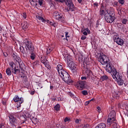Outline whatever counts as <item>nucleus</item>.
I'll list each match as a JSON object with an SVG mask.
<instances>
[{"label":"nucleus","mask_w":128,"mask_h":128,"mask_svg":"<svg viewBox=\"0 0 128 128\" xmlns=\"http://www.w3.org/2000/svg\"><path fill=\"white\" fill-rule=\"evenodd\" d=\"M112 128H120V126H118L116 122H113L112 123Z\"/></svg>","instance_id":"412c9836"},{"label":"nucleus","mask_w":128,"mask_h":128,"mask_svg":"<svg viewBox=\"0 0 128 128\" xmlns=\"http://www.w3.org/2000/svg\"><path fill=\"white\" fill-rule=\"evenodd\" d=\"M82 94L84 95V96H87V94H88V91L84 90L82 91Z\"/></svg>","instance_id":"7c9ffc66"},{"label":"nucleus","mask_w":128,"mask_h":128,"mask_svg":"<svg viewBox=\"0 0 128 128\" xmlns=\"http://www.w3.org/2000/svg\"><path fill=\"white\" fill-rule=\"evenodd\" d=\"M36 18L39 20H42V22H46V20H44V18H42L40 16H36Z\"/></svg>","instance_id":"393cba45"},{"label":"nucleus","mask_w":128,"mask_h":128,"mask_svg":"<svg viewBox=\"0 0 128 128\" xmlns=\"http://www.w3.org/2000/svg\"><path fill=\"white\" fill-rule=\"evenodd\" d=\"M113 38L114 42L118 44L119 46H123L124 44V41L122 39L120 38L118 34L114 35Z\"/></svg>","instance_id":"1a4fd4ad"},{"label":"nucleus","mask_w":128,"mask_h":128,"mask_svg":"<svg viewBox=\"0 0 128 128\" xmlns=\"http://www.w3.org/2000/svg\"><path fill=\"white\" fill-rule=\"evenodd\" d=\"M70 118L68 117H66L64 120V122H70Z\"/></svg>","instance_id":"c9c22d12"},{"label":"nucleus","mask_w":128,"mask_h":128,"mask_svg":"<svg viewBox=\"0 0 128 128\" xmlns=\"http://www.w3.org/2000/svg\"><path fill=\"white\" fill-rule=\"evenodd\" d=\"M6 74L8 76H12V70H10V68H8L6 70Z\"/></svg>","instance_id":"4be33fe9"},{"label":"nucleus","mask_w":128,"mask_h":128,"mask_svg":"<svg viewBox=\"0 0 128 128\" xmlns=\"http://www.w3.org/2000/svg\"><path fill=\"white\" fill-rule=\"evenodd\" d=\"M3 55L5 58H6V56H8V54L6 52H3Z\"/></svg>","instance_id":"09e8293b"},{"label":"nucleus","mask_w":128,"mask_h":128,"mask_svg":"<svg viewBox=\"0 0 128 128\" xmlns=\"http://www.w3.org/2000/svg\"><path fill=\"white\" fill-rule=\"evenodd\" d=\"M90 100L86 101L85 102V106H88L90 104Z\"/></svg>","instance_id":"49530a36"},{"label":"nucleus","mask_w":128,"mask_h":128,"mask_svg":"<svg viewBox=\"0 0 128 128\" xmlns=\"http://www.w3.org/2000/svg\"><path fill=\"white\" fill-rule=\"evenodd\" d=\"M2 28L0 26V32H2Z\"/></svg>","instance_id":"338daca9"},{"label":"nucleus","mask_w":128,"mask_h":128,"mask_svg":"<svg viewBox=\"0 0 128 128\" xmlns=\"http://www.w3.org/2000/svg\"><path fill=\"white\" fill-rule=\"evenodd\" d=\"M49 4H50L54 6V1L50 0L49 1Z\"/></svg>","instance_id":"37998d69"},{"label":"nucleus","mask_w":128,"mask_h":128,"mask_svg":"<svg viewBox=\"0 0 128 128\" xmlns=\"http://www.w3.org/2000/svg\"><path fill=\"white\" fill-rule=\"evenodd\" d=\"M37 120L36 118H34V117H33L32 118V122H34L33 120Z\"/></svg>","instance_id":"603ef678"},{"label":"nucleus","mask_w":128,"mask_h":128,"mask_svg":"<svg viewBox=\"0 0 128 128\" xmlns=\"http://www.w3.org/2000/svg\"><path fill=\"white\" fill-rule=\"evenodd\" d=\"M114 6H118V2H114Z\"/></svg>","instance_id":"0e129e2a"},{"label":"nucleus","mask_w":128,"mask_h":128,"mask_svg":"<svg viewBox=\"0 0 128 128\" xmlns=\"http://www.w3.org/2000/svg\"><path fill=\"white\" fill-rule=\"evenodd\" d=\"M56 69L58 70L59 76L62 78L63 80L65 82L66 84H70V82H72V80H70V74H68V73L64 70L62 66L58 64L56 67Z\"/></svg>","instance_id":"f03ea898"},{"label":"nucleus","mask_w":128,"mask_h":128,"mask_svg":"<svg viewBox=\"0 0 128 128\" xmlns=\"http://www.w3.org/2000/svg\"><path fill=\"white\" fill-rule=\"evenodd\" d=\"M12 72H14V74H16V72H18V74H20V69H16V68H15L12 71Z\"/></svg>","instance_id":"b1692460"},{"label":"nucleus","mask_w":128,"mask_h":128,"mask_svg":"<svg viewBox=\"0 0 128 128\" xmlns=\"http://www.w3.org/2000/svg\"><path fill=\"white\" fill-rule=\"evenodd\" d=\"M84 30H86V32H87L88 34H90V29H88V28H86Z\"/></svg>","instance_id":"58836bf2"},{"label":"nucleus","mask_w":128,"mask_h":128,"mask_svg":"<svg viewBox=\"0 0 128 128\" xmlns=\"http://www.w3.org/2000/svg\"><path fill=\"white\" fill-rule=\"evenodd\" d=\"M9 64L10 66L12 68V71L14 70V68H16V64H14V62H9Z\"/></svg>","instance_id":"aec40b11"},{"label":"nucleus","mask_w":128,"mask_h":128,"mask_svg":"<svg viewBox=\"0 0 128 128\" xmlns=\"http://www.w3.org/2000/svg\"><path fill=\"white\" fill-rule=\"evenodd\" d=\"M22 28L24 30H26L27 28H28V26L30 25L28 24V23L26 22H24L22 23Z\"/></svg>","instance_id":"ddd939ff"},{"label":"nucleus","mask_w":128,"mask_h":128,"mask_svg":"<svg viewBox=\"0 0 128 128\" xmlns=\"http://www.w3.org/2000/svg\"><path fill=\"white\" fill-rule=\"evenodd\" d=\"M94 6H98V2H95L94 3Z\"/></svg>","instance_id":"13d9d810"},{"label":"nucleus","mask_w":128,"mask_h":128,"mask_svg":"<svg viewBox=\"0 0 128 128\" xmlns=\"http://www.w3.org/2000/svg\"><path fill=\"white\" fill-rule=\"evenodd\" d=\"M124 114H125L126 116H128V111H126Z\"/></svg>","instance_id":"4d7b16f0"},{"label":"nucleus","mask_w":128,"mask_h":128,"mask_svg":"<svg viewBox=\"0 0 128 128\" xmlns=\"http://www.w3.org/2000/svg\"><path fill=\"white\" fill-rule=\"evenodd\" d=\"M30 58L32 60H34V58H36V54L34 52H30Z\"/></svg>","instance_id":"dca6fc26"},{"label":"nucleus","mask_w":128,"mask_h":128,"mask_svg":"<svg viewBox=\"0 0 128 128\" xmlns=\"http://www.w3.org/2000/svg\"><path fill=\"white\" fill-rule=\"evenodd\" d=\"M82 40H86V36H82Z\"/></svg>","instance_id":"8fccbe9b"},{"label":"nucleus","mask_w":128,"mask_h":128,"mask_svg":"<svg viewBox=\"0 0 128 128\" xmlns=\"http://www.w3.org/2000/svg\"><path fill=\"white\" fill-rule=\"evenodd\" d=\"M118 2L120 4H124V0H118Z\"/></svg>","instance_id":"4c0bfd02"},{"label":"nucleus","mask_w":128,"mask_h":128,"mask_svg":"<svg viewBox=\"0 0 128 128\" xmlns=\"http://www.w3.org/2000/svg\"><path fill=\"white\" fill-rule=\"evenodd\" d=\"M12 56V58L14 60L18 56H16V54H13Z\"/></svg>","instance_id":"79ce46f5"},{"label":"nucleus","mask_w":128,"mask_h":128,"mask_svg":"<svg viewBox=\"0 0 128 128\" xmlns=\"http://www.w3.org/2000/svg\"><path fill=\"white\" fill-rule=\"evenodd\" d=\"M128 19L123 18L122 20V22L123 24H128Z\"/></svg>","instance_id":"a878e982"},{"label":"nucleus","mask_w":128,"mask_h":128,"mask_svg":"<svg viewBox=\"0 0 128 128\" xmlns=\"http://www.w3.org/2000/svg\"><path fill=\"white\" fill-rule=\"evenodd\" d=\"M53 88H54V86H50V89L52 90Z\"/></svg>","instance_id":"e2e57ef3"},{"label":"nucleus","mask_w":128,"mask_h":128,"mask_svg":"<svg viewBox=\"0 0 128 128\" xmlns=\"http://www.w3.org/2000/svg\"><path fill=\"white\" fill-rule=\"evenodd\" d=\"M42 58H41L40 59L41 62H42V64H44L45 66H48V60H46V58H44L43 59Z\"/></svg>","instance_id":"2eb2a0df"},{"label":"nucleus","mask_w":128,"mask_h":128,"mask_svg":"<svg viewBox=\"0 0 128 128\" xmlns=\"http://www.w3.org/2000/svg\"><path fill=\"white\" fill-rule=\"evenodd\" d=\"M36 92L34 91H32L30 92V94H32V96L34 94V93Z\"/></svg>","instance_id":"6e6d98bb"},{"label":"nucleus","mask_w":128,"mask_h":128,"mask_svg":"<svg viewBox=\"0 0 128 128\" xmlns=\"http://www.w3.org/2000/svg\"><path fill=\"white\" fill-rule=\"evenodd\" d=\"M89 101L90 102H94V98H93L91 99Z\"/></svg>","instance_id":"bf43d9fd"},{"label":"nucleus","mask_w":128,"mask_h":128,"mask_svg":"<svg viewBox=\"0 0 128 128\" xmlns=\"http://www.w3.org/2000/svg\"><path fill=\"white\" fill-rule=\"evenodd\" d=\"M106 126L105 124L100 123L96 126L95 128H106Z\"/></svg>","instance_id":"f3484780"},{"label":"nucleus","mask_w":128,"mask_h":128,"mask_svg":"<svg viewBox=\"0 0 128 128\" xmlns=\"http://www.w3.org/2000/svg\"><path fill=\"white\" fill-rule=\"evenodd\" d=\"M14 100L15 102H18V106L17 107L18 108H20V106H22L21 104L24 102V98L22 97L20 98L18 95H16L14 98Z\"/></svg>","instance_id":"9d476101"},{"label":"nucleus","mask_w":128,"mask_h":128,"mask_svg":"<svg viewBox=\"0 0 128 128\" xmlns=\"http://www.w3.org/2000/svg\"><path fill=\"white\" fill-rule=\"evenodd\" d=\"M24 120H21L20 124H24L26 122V118H23Z\"/></svg>","instance_id":"e433bc0d"},{"label":"nucleus","mask_w":128,"mask_h":128,"mask_svg":"<svg viewBox=\"0 0 128 128\" xmlns=\"http://www.w3.org/2000/svg\"><path fill=\"white\" fill-rule=\"evenodd\" d=\"M114 122H116V111L112 110L110 112L108 116L107 124L110 126Z\"/></svg>","instance_id":"39448f33"},{"label":"nucleus","mask_w":128,"mask_h":128,"mask_svg":"<svg viewBox=\"0 0 128 128\" xmlns=\"http://www.w3.org/2000/svg\"><path fill=\"white\" fill-rule=\"evenodd\" d=\"M22 16H23L24 18H26V12H22Z\"/></svg>","instance_id":"473e14b6"},{"label":"nucleus","mask_w":128,"mask_h":128,"mask_svg":"<svg viewBox=\"0 0 128 128\" xmlns=\"http://www.w3.org/2000/svg\"><path fill=\"white\" fill-rule=\"evenodd\" d=\"M70 68H71V70H72V72H76V66H74V67Z\"/></svg>","instance_id":"c85d7f7f"},{"label":"nucleus","mask_w":128,"mask_h":128,"mask_svg":"<svg viewBox=\"0 0 128 128\" xmlns=\"http://www.w3.org/2000/svg\"><path fill=\"white\" fill-rule=\"evenodd\" d=\"M80 122H82V120H81L80 119H76V120H75L76 124H79V123H80Z\"/></svg>","instance_id":"a19ab883"},{"label":"nucleus","mask_w":128,"mask_h":128,"mask_svg":"<svg viewBox=\"0 0 128 128\" xmlns=\"http://www.w3.org/2000/svg\"><path fill=\"white\" fill-rule=\"evenodd\" d=\"M97 60L102 66H106V70L109 74H111L114 80L117 82L119 86H122L124 80L122 79L120 74L116 71V68H112V64L110 63V58L102 53H98L97 56Z\"/></svg>","instance_id":"f257e3e1"},{"label":"nucleus","mask_w":128,"mask_h":128,"mask_svg":"<svg viewBox=\"0 0 128 128\" xmlns=\"http://www.w3.org/2000/svg\"><path fill=\"white\" fill-rule=\"evenodd\" d=\"M84 64H88V62H86V59L84 60Z\"/></svg>","instance_id":"680f3d73"},{"label":"nucleus","mask_w":128,"mask_h":128,"mask_svg":"<svg viewBox=\"0 0 128 128\" xmlns=\"http://www.w3.org/2000/svg\"><path fill=\"white\" fill-rule=\"evenodd\" d=\"M22 54L23 58H27L28 54H26V52H22Z\"/></svg>","instance_id":"2f4dec72"},{"label":"nucleus","mask_w":128,"mask_h":128,"mask_svg":"<svg viewBox=\"0 0 128 128\" xmlns=\"http://www.w3.org/2000/svg\"><path fill=\"white\" fill-rule=\"evenodd\" d=\"M84 84L86 83L84 81H79L77 82L76 86L78 87V90H82L83 88H84Z\"/></svg>","instance_id":"f8f14e48"},{"label":"nucleus","mask_w":128,"mask_h":128,"mask_svg":"<svg viewBox=\"0 0 128 128\" xmlns=\"http://www.w3.org/2000/svg\"><path fill=\"white\" fill-rule=\"evenodd\" d=\"M24 42L25 44V48H26V50H28V52H34V46L32 44V42L26 39H25Z\"/></svg>","instance_id":"6e6552de"},{"label":"nucleus","mask_w":128,"mask_h":128,"mask_svg":"<svg viewBox=\"0 0 128 128\" xmlns=\"http://www.w3.org/2000/svg\"><path fill=\"white\" fill-rule=\"evenodd\" d=\"M83 34H84V36H87L88 35V32L85 31L83 32Z\"/></svg>","instance_id":"5fc2aeb1"},{"label":"nucleus","mask_w":128,"mask_h":128,"mask_svg":"<svg viewBox=\"0 0 128 128\" xmlns=\"http://www.w3.org/2000/svg\"><path fill=\"white\" fill-rule=\"evenodd\" d=\"M83 0H78V2H79V4H82V2Z\"/></svg>","instance_id":"052dcab7"},{"label":"nucleus","mask_w":128,"mask_h":128,"mask_svg":"<svg viewBox=\"0 0 128 128\" xmlns=\"http://www.w3.org/2000/svg\"><path fill=\"white\" fill-rule=\"evenodd\" d=\"M55 2H65L66 6H68L70 10L74 12V5L72 0H54Z\"/></svg>","instance_id":"20e7f679"},{"label":"nucleus","mask_w":128,"mask_h":128,"mask_svg":"<svg viewBox=\"0 0 128 128\" xmlns=\"http://www.w3.org/2000/svg\"><path fill=\"white\" fill-rule=\"evenodd\" d=\"M68 68H74L76 66L74 64V62L70 60H68Z\"/></svg>","instance_id":"4468645a"},{"label":"nucleus","mask_w":128,"mask_h":128,"mask_svg":"<svg viewBox=\"0 0 128 128\" xmlns=\"http://www.w3.org/2000/svg\"><path fill=\"white\" fill-rule=\"evenodd\" d=\"M23 78L24 79V82L28 81V77H26V76H24Z\"/></svg>","instance_id":"a18cd8bd"},{"label":"nucleus","mask_w":128,"mask_h":128,"mask_svg":"<svg viewBox=\"0 0 128 128\" xmlns=\"http://www.w3.org/2000/svg\"><path fill=\"white\" fill-rule=\"evenodd\" d=\"M18 116V113H11L9 114V120L10 124L12 126H16L15 124L16 122V118Z\"/></svg>","instance_id":"423d86ee"},{"label":"nucleus","mask_w":128,"mask_h":128,"mask_svg":"<svg viewBox=\"0 0 128 128\" xmlns=\"http://www.w3.org/2000/svg\"><path fill=\"white\" fill-rule=\"evenodd\" d=\"M52 48H47V50L46 52V54H50V52H52Z\"/></svg>","instance_id":"c756f323"},{"label":"nucleus","mask_w":128,"mask_h":128,"mask_svg":"<svg viewBox=\"0 0 128 128\" xmlns=\"http://www.w3.org/2000/svg\"><path fill=\"white\" fill-rule=\"evenodd\" d=\"M104 6H102L100 8V14L101 16H104V18H106V16H107V14L110 12V9L106 10H104Z\"/></svg>","instance_id":"9b49d317"},{"label":"nucleus","mask_w":128,"mask_h":128,"mask_svg":"<svg viewBox=\"0 0 128 128\" xmlns=\"http://www.w3.org/2000/svg\"><path fill=\"white\" fill-rule=\"evenodd\" d=\"M107 22L112 24L114 20L116 17H114V10L112 8H109V12L107 16L104 18Z\"/></svg>","instance_id":"7ed1b4c3"},{"label":"nucleus","mask_w":128,"mask_h":128,"mask_svg":"<svg viewBox=\"0 0 128 128\" xmlns=\"http://www.w3.org/2000/svg\"><path fill=\"white\" fill-rule=\"evenodd\" d=\"M54 108L56 112H60V104H56L54 106Z\"/></svg>","instance_id":"a211bd4d"},{"label":"nucleus","mask_w":128,"mask_h":128,"mask_svg":"<svg viewBox=\"0 0 128 128\" xmlns=\"http://www.w3.org/2000/svg\"><path fill=\"white\" fill-rule=\"evenodd\" d=\"M20 50L21 52H24V48L23 46H20Z\"/></svg>","instance_id":"f704fd0d"},{"label":"nucleus","mask_w":128,"mask_h":128,"mask_svg":"<svg viewBox=\"0 0 128 128\" xmlns=\"http://www.w3.org/2000/svg\"><path fill=\"white\" fill-rule=\"evenodd\" d=\"M29 2L32 6H38V4L36 3V0H29Z\"/></svg>","instance_id":"6ab92c4d"},{"label":"nucleus","mask_w":128,"mask_h":128,"mask_svg":"<svg viewBox=\"0 0 128 128\" xmlns=\"http://www.w3.org/2000/svg\"><path fill=\"white\" fill-rule=\"evenodd\" d=\"M64 10H65V12H70V10H68V8H65Z\"/></svg>","instance_id":"3c124183"},{"label":"nucleus","mask_w":128,"mask_h":128,"mask_svg":"<svg viewBox=\"0 0 128 128\" xmlns=\"http://www.w3.org/2000/svg\"><path fill=\"white\" fill-rule=\"evenodd\" d=\"M53 16L55 20H59V22H66L64 16L58 12H54L53 14Z\"/></svg>","instance_id":"0eeeda50"},{"label":"nucleus","mask_w":128,"mask_h":128,"mask_svg":"<svg viewBox=\"0 0 128 128\" xmlns=\"http://www.w3.org/2000/svg\"><path fill=\"white\" fill-rule=\"evenodd\" d=\"M44 0H38V4H40V6H44Z\"/></svg>","instance_id":"bb28decb"},{"label":"nucleus","mask_w":128,"mask_h":128,"mask_svg":"<svg viewBox=\"0 0 128 128\" xmlns=\"http://www.w3.org/2000/svg\"><path fill=\"white\" fill-rule=\"evenodd\" d=\"M15 60H16V62H18L19 64H20V56H17V57L14 59Z\"/></svg>","instance_id":"cd10ccee"},{"label":"nucleus","mask_w":128,"mask_h":128,"mask_svg":"<svg viewBox=\"0 0 128 128\" xmlns=\"http://www.w3.org/2000/svg\"><path fill=\"white\" fill-rule=\"evenodd\" d=\"M81 79L82 80H86V76H82V77L81 78Z\"/></svg>","instance_id":"864d4df0"},{"label":"nucleus","mask_w":128,"mask_h":128,"mask_svg":"<svg viewBox=\"0 0 128 128\" xmlns=\"http://www.w3.org/2000/svg\"><path fill=\"white\" fill-rule=\"evenodd\" d=\"M69 94H70V96L74 100H76V96H74V94H72V92H69Z\"/></svg>","instance_id":"72a5a7b5"},{"label":"nucleus","mask_w":128,"mask_h":128,"mask_svg":"<svg viewBox=\"0 0 128 128\" xmlns=\"http://www.w3.org/2000/svg\"><path fill=\"white\" fill-rule=\"evenodd\" d=\"M2 78V74L1 73H0V78Z\"/></svg>","instance_id":"69168bd1"},{"label":"nucleus","mask_w":128,"mask_h":128,"mask_svg":"<svg viewBox=\"0 0 128 128\" xmlns=\"http://www.w3.org/2000/svg\"><path fill=\"white\" fill-rule=\"evenodd\" d=\"M17 128H22L20 126H18Z\"/></svg>","instance_id":"774afa93"},{"label":"nucleus","mask_w":128,"mask_h":128,"mask_svg":"<svg viewBox=\"0 0 128 128\" xmlns=\"http://www.w3.org/2000/svg\"><path fill=\"white\" fill-rule=\"evenodd\" d=\"M108 77L106 75L102 76L100 78V80H102V82L104 81V80H108Z\"/></svg>","instance_id":"5701e85b"},{"label":"nucleus","mask_w":128,"mask_h":128,"mask_svg":"<svg viewBox=\"0 0 128 128\" xmlns=\"http://www.w3.org/2000/svg\"><path fill=\"white\" fill-rule=\"evenodd\" d=\"M2 104H4V106H6V100H2Z\"/></svg>","instance_id":"de8ad7c7"},{"label":"nucleus","mask_w":128,"mask_h":128,"mask_svg":"<svg viewBox=\"0 0 128 128\" xmlns=\"http://www.w3.org/2000/svg\"><path fill=\"white\" fill-rule=\"evenodd\" d=\"M48 22L50 24V26H54V24L53 22L48 20Z\"/></svg>","instance_id":"ea45409f"},{"label":"nucleus","mask_w":128,"mask_h":128,"mask_svg":"<svg viewBox=\"0 0 128 128\" xmlns=\"http://www.w3.org/2000/svg\"><path fill=\"white\" fill-rule=\"evenodd\" d=\"M65 34H66V40H67L66 38H70V36H68V32H66Z\"/></svg>","instance_id":"c03bdc74"}]
</instances>
